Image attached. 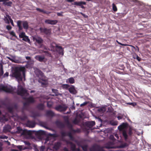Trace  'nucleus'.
<instances>
[{
	"mask_svg": "<svg viewBox=\"0 0 151 151\" xmlns=\"http://www.w3.org/2000/svg\"><path fill=\"white\" fill-rule=\"evenodd\" d=\"M61 136L63 137H64L67 135V134L66 133L64 132H61Z\"/></svg>",
	"mask_w": 151,
	"mask_h": 151,
	"instance_id": "nucleus-47",
	"label": "nucleus"
},
{
	"mask_svg": "<svg viewBox=\"0 0 151 151\" xmlns=\"http://www.w3.org/2000/svg\"><path fill=\"white\" fill-rule=\"evenodd\" d=\"M88 103L86 101V102H84L83 103L81 104L80 105V106L83 107L84 106H85L86 105H87L88 104Z\"/></svg>",
	"mask_w": 151,
	"mask_h": 151,
	"instance_id": "nucleus-50",
	"label": "nucleus"
},
{
	"mask_svg": "<svg viewBox=\"0 0 151 151\" xmlns=\"http://www.w3.org/2000/svg\"><path fill=\"white\" fill-rule=\"evenodd\" d=\"M136 59L138 61H140L141 60V58H139L137 55H136Z\"/></svg>",
	"mask_w": 151,
	"mask_h": 151,
	"instance_id": "nucleus-61",
	"label": "nucleus"
},
{
	"mask_svg": "<svg viewBox=\"0 0 151 151\" xmlns=\"http://www.w3.org/2000/svg\"><path fill=\"white\" fill-rule=\"evenodd\" d=\"M55 47L56 48L59 49V52L60 53L62 54V55H63V47L61 46H59L57 45H56Z\"/></svg>",
	"mask_w": 151,
	"mask_h": 151,
	"instance_id": "nucleus-30",
	"label": "nucleus"
},
{
	"mask_svg": "<svg viewBox=\"0 0 151 151\" xmlns=\"http://www.w3.org/2000/svg\"><path fill=\"white\" fill-rule=\"evenodd\" d=\"M116 42H117V43L119 44V45H120L122 46H125L128 45H127V44H123L119 42L117 40H116ZM129 46L132 47V48H134V49H135V48L134 46L132 45H129Z\"/></svg>",
	"mask_w": 151,
	"mask_h": 151,
	"instance_id": "nucleus-39",
	"label": "nucleus"
},
{
	"mask_svg": "<svg viewBox=\"0 0 151 151\" xmlns=\"http://www.w3.org/2000/svg\"><path fill=\"white\" fill-rule=\"evenodd\" d=\"M40 30L41 32L47 35L50 34L51 32V30L50 29H48L47 28H42L40 27Z\"/></svg>",
	"mask_w": 151,
	"mask_h": 151,
	"instance_id": "nucleus-12",
	"label": "nucleus"
},
{
	"mask_svg": "<svg viewBox=\"0 0 151 151\" xmlns=\"http://www.w3.org/2000/svg\"><path fill=\"white\" fill-rule=\"evenodd\" d=\"M129 104L130 105L133 106H134L137 105L136 103L135 102L130 103H129Z\"/></svg>",
	"mask_w": 151,
	"mask_h": 151,
	"instance_id": "nucleus-59",
	"label": "nucleus"
},
{
	"mask_svg": "<svg viewBox=\"0 0 151 151\" xmlns=\"http://www.w3.org/2000/svg\"><path fill=\"white\" fill-rule=\"evenodd\" d=\"M36 10L40 12H42L44 14H49L50 13V12L46 11L43 9H41L39 8H37Z\"/></svg>",
	"mask_w": 151,
	"mask_h": 151,
	"instance_id": "nucleus-21",
	"label": "nucleus"
},
{
	"mask_svg": "<svg viewBox=\"0 0 151 151\" xmlns=\"http://www.w3.org/2000/svg\"><path fill=\"white\" fill-rule=\"evenodd\" d=\"M37 107L38 109L42 110L44 109V106L43 104H40L37 105Z\"/></svg>",
	"mask_w": 151,
	"mask_h": 151,
	"instance_id": "nucleus-28",
	"label": "nucleus"
},
{
	"mask_svg": "<svg viewBox=\"0 0 151 151\" xmlns=\"http://www.w3.org/2000/svg\"><path fill=\"white\" fill-rule=\"evenodd\" d=\"M8 137L5 136H0V139H7Z\"/></svg>",
	"mask_w": 151,
	"mask_h": 151,
	"instance_id": "nucleus-52",
	"label": "nucleus"
},
{
	"mask_svg": "<svg viewBox=\"0 0 151 151\" xmlns=\"http://www.w3.org/2000/svg\"><path fill=\"white\" fill-rule=\"evenodd\" d=\"M58 22V21L57 20H52L48 19H46L45 21V23L51 25H55Z\"/></svg>",
	"mask_w": 151,
	"mask_h": 151,
	"instance_id": "nucleus-13",
	"label": "nucleus"
},
{
	"mask_svg": "<svg viewBox=\"0 0 151 151\" xmlns=\"http://www.w3.org/2000/svg\"><path fill=\"white\" fill-rule=\"evenodd\" d=\"M27 101L29 103H32L35 102V100L34 98L32 97H29L26 99Z\"/></svg>",
	"mask_w": 151,
	"mask_h": 151,
	"instance_id": "nucleus-26",
	"label": "nucleus"
},
{
	"mask_svg": "<svg viewBox=\"0 0 151 151\" xmlns=\"http://www.w3.org/2000/svg\"><path fill=\"white\" fill-rule=\"evenodd\" d=\"M9 73L6 72L4 75L3 77H7L9 76Z\"/></svg>",
	"mask_w": 151,
	"mask_h": 151,
	"instance_id": "nucleus-57",
	"label": "nucleus"
},
{
	"mask_svg": "<svg viewBox=\"0 0 151 151\" xmlns=\"http://www.w3.org/2000/svg\"><path fill=\"white\" fill-rule=\"evenodd\" d=\"M111 124L113 126H116L118 124V122L117 121H112L111 122Z\"/></svg>",
	"mask_w": 151,
	"mask_h": 151,
	"instance_id": "nucleus-46",
	"label": "nucleus"
},
{
	"mask_svg": "<svg viewBox=\"0 0 151 151\" xmlns=\"http://www.w3.org/2000/svg\"><path fill=\"white\" fill-rule=\"evenodd\" d=\"M69 92L72 94H75L77 93V91L75 89L74 86L71 85L68 89Z\"/></svg>",
	"mask_w": 151,
	"mask_h": 151,
	"instance_id": "nucleus-15",
	"label": "nucleus"
},
{
	"mask_svg": "<svg viewBox=\"0 0 151 151\" xmlns=\"http://www.w3.org/2000/svg\"><path fill=\"white\" fill-rule=\"evenodd\" d=\"M69 82L70 84H73L75 83V80L73 77H71L68 79Z\"/></svg>",
	"mask_w": 151,
	"mask_h": 151,
	"instance_id": "nucleus-36",
	"label": "nucleus"
},
{
	"mask_svg": "<svg viewBox=\"0 0 151 151\" xmlns=\"http://www.w3.org/2000/svg\"><path fill=\"white\" fill-rule=\"evenodd\" d=\"M36 75L39 78L38 82L40 83V80L45 81L44 73L40 70H38L36 71Z\"/></svg>",
	"mask_w": 151,
	"mask_h": 151,
	"instance_id": "nucleus-8",
	"label": "nucleus"
},
{
	"mask_svg": "<svg viewBox=\"0 0 151 151\" xmlns=\"http://www.w3.org/2000/svg\"><path fill=\"white\" fill-rule=\"evenodd\" d=\"M9 16H10L8 14L6 15V16H5L4 19L5 22L8 24H9L10 23L9 20H10V18H9Z\"/></svg>",
	"mask_w": 151,
	"mask_h": 151,
	"instance_id": "nucleus-27",
	"label": "nucleus"
},
{
	"mask_svg": "<svg viewBox=\"0 0 151 151\" xmlns=\"http://www.w3.org/2000/svg\"><path fill=\"white\" fill-rule=\"evenodd\" d=\"M56 125L59 127H64L63 124L61 122L57 121L55 122Z\"/></svg>",
	"mask_w": 151,
	"mask_h": 151,
	"instance_id": "nucleus-29",
	"label": "nucleus"
},
{
	"mask_svg": "<svg viewBox=\"0 0 151 151\" xmlns=\"http://www.w3.org/2000/svg\"><path fill=\"white\" fill-rule=\"evenodd\" d=\"M67 106H63L61 105H59L55 107V109L60 112L65 111L67 109Z\"/></svg>",
	"mask_w": 151,
	"mask_h": 151,
	"instance_id": "nucleus-11",
	"label": "nucleus"
},
{
	"mask_svg": "<svg viewBox=\"0 0 151 151\" xmlns=\"http://www.w3.org/2000/svg\"><path fill=\"white\" fill-rule=\"evenodd\" d=\"M22 25L24 29H28L29 25L27 21L18 20L17 22V25L18 27L19 31H21L23 29V28Z\"/></svg>",
	"mask_w": 151,
	"mask_h": 151,
	"instance_id": "nucleus-2",
	"label": "nucleus"
},
{
	"mask_svg": "<svg viewBox=\"0 0 151 151\" xmlns=\"http://www.w3.org/2000/svg\"><path fill=\"white\" fill-rule=\"evenodd\" d=\"M70 148L73 151H76L77 149L76 148V145L73 143L70 145Z\"/></svg>",
	"mask_w": 151,
	"mask_h": 151,
	"instance_id": "nucleus-32",
	"label": "nucleus"
},
{
	"mask_svg": "<svg viewBox=\"0 0 151 151\" xmlns=\"http://www.w3.org/2000/svg\"><path fill=\"white\" fill-rule=\"evenodd\" d=\"M45 134V132L44 131L40 130L37 131L36 133V134L37 135L40 136L43 135Z\"/></svg>",
	"mask_w": 151,
	"mask_h": 151,
	"instance_id": "nucleus-24",
	"label": "nucleus"
},
{
	"mask_svg": "<svg viewBox=\"0 0 151 151\" xmlns=\"http://www.w3.org/2000/svg\"><path fill=\"white\" fill-rule=\"evenodd\" d=\"M128 124L127 122L123 123L121 125L118 127V128L119 131L122 130V135L125 140L127 139L128 135L127 131L125 129H123L128 127Z\"/></svg>",
	"mask_w": 151,
	"mask_h": 151,
	"instance_id": "nucleus-3",
	"label": "nucleus"
},
{
	"mask_svg": "<svg viewBox=\"0 0 151 151\" xmlns=\"http://www.w3.org/2000/svg\"><path fill=\"white\" fill-rule=\"evenodd\" d=\"M73 5H76L77 6H81L82 4L84 5L86 4V3L85 2L83 1H80V2H75L73 3L72 4Z\"/></svg>",
	"mask_w": 151,
	"mask_h": 151,
	"instance_id": "nucleus-25",
	"label": "nucleus"
},
{
	"mask_svg": "<svg viewBox=\"0 0 151 151\" xmlns=\"http://www.w3.org/2000/svg\"><path fill=\"white\" fill-rule=\"evenodd\" d=\"M46 116H47L53 117L54 116L55 114L53 112L50 110H48L46 111Z\"/></svg>",
	"mask_w": 151,
	"mask_h": 151,
	"instance_id": "nucleus-20",
	"label": "nucleus"
},
{
	"mask_svg": "<svg viewBox=\"0 0 151 151\" xmlns=\"http://www.w3.org/2000/svg\"><path fill=\"white\" fill-rule=\"evenodd\" d=\"M22 40H23L27 42L29 44L31 43L30 39H29L28 37L26 35L24 37H23Z\"/></svg>",
	"mask_w": 151,
	"mask_h": 151,
	"instance_id": "nucleus-31",
	"label": "nucleus"
},
{
	"mask_svg": "<svg viewBox=\"0 0 151 151\" xmlns=\"http://www.w3.org/2000/svg\"><path fill=\"white\" fill-rule=\"evenodd\" d=\"M104 108H101L98 110V111L100 112H103L104 111Z\"/></svg>",
	"mask_w": 151,
	"mask_h": 151,
	"instance_id": "nucleus-54",
	"label": "nucleus"
},
{
	"mask_svg": "<svg viewBox=\"0 0 151 151\" xmlns=\"http://www.w3.org/2000/svg\"><path fill=\"white\" fill-rule=\"evenodd\" d=\"M52 105V103L51 102H48L47 103V106L49 108H51Z\"/></svg>",
	"mask_w": 151,
	"mask_h": 151,
	"instance_id": "nucleus-45",
	"label": "nucleus"
},
{
	"mask_svg": "<svg viewBox=\"0 0 151 151\" xmlns=\"http://www.w3.org/2000/svg\"><path fill=\"white\" fill-rule=\"evenodd\" d=\"M81 147L84 151H87L88 146L87 145H82Z\"/></svg>",
	"mask_w": 151,
	"mask_h": 151,
	"instance_id": "nucleus-37",
	"label": "nucleus"
},
{
	"mask_svg": "<svg viewBox=\"0 0 151 151\" xmlns=\"http://www.w3.org/2000/svg\"><path fill=\"white\" fill-rule=\"evenodd\" d=\"M23 106H24V107H25L26 106H29V103L27 102H24L23 104Z\"/></svg>",
	"mask_w": 151,
	"mask_h": 151,
	"instance_id": "nucleus-58",
	"label": "nucleus"
},
{
	"mask_svg": "<svg viewBox=\"0 0 151 151\" xmlns=\"http://www.w3.org/2000/svg\"><path fill=\"white\" fill-rule=\"evenodd\" d=\"M28 106H26V107H24V106H23V109H24L28 110Z\"/></svg>",
	"mask_w": 151,
	"mask_h": 151,
	"instance_id": "nucleus-62",
	"label": "nucleus"
},
{
	"mask_svg": "<svg viewBox=\"0 0 151 151\" xmlns=\"http://www.w3.org/2000/svg\"><path fill=\"white\" fill-rule=\"evenodd\" d=\"M70 86L67 84H63L62 85V87L63 89H68L69 88Z\"/></svg>",
	"mask_w": 151,
	"mask_h": 151,
	"instance_id": "nucleus-35",
	"label": "nucleus"
},
{
	"mask_svg": "<svg viewBox=\"0 0 151 151\" xmlns=\"http://www.w3.org/2000/svg\"><path fill=\"white\" fill-rule=\"evenodd\" d=\"M18 108L17 105L16 104H12L11 106L7 107V109L8 111L11 113H13V109H17Z\"/></svg>",
	"mask_w": 151,
	"mask_h": 151,
	"instance_id": "nucleus-9",
	"label": "nucleus"
},
{
	"mask_svg": "<svg viewBox=\"0 0 151 151\" xmlns=\"http://www.w3.org/2000/svg\"><path fill=\"white\" fill-rule=\"evenodd\" d=\"M132 134V130L131 128H130L129 130L128 134L130 136H131Z\"/></svg>",
	"mask_w": 151,
	"mask_h": 151,
	"instance_id": "nucleus-53",
	"label": "nucleus"
},
{
	"mask_svg": "<svg viewBox=\"0 0 151 151\" xmlns=\"http://www.w3.org/2000/svg\"><path fill=\"white\" fill-rule=\"evenodd\" d=\"M33 40L39 45L42 44L43 42V40L39 37H33Z\"/></svg>",
	"mask_w": 151,
	"mask_h": 151,
	"instance_id": "nucleus-10",
	"label": "nucleus"
},
{
	"mask_svg": "<svg viewBox=\"0 0 151 151\" xmlns=\"http://www.w3.org/2000/svg\"><path fill=\"white\" fill-rule=\"evenodd\" d=\"M27 93V90L24 88L22 86L19 87L17 91V94L21 96H24Z\"/></svg>",
	"mask_w": 151,
	"mask_h": 151,
	"instance_id": "nucleus-6",
	"label": "nucleus"
},
{
	"mask_svg": "<svg viewBox=\"0 0 151 151\" xmlns=\"http://www.w3.org/2000/svg\"><path fill=\"white\" fill-rule=\"evenodd\" d=\"M63 151H69L68 149L66 147H64L63 149Z\"/></svg>",
	"mask_w": 151,
	"mask_h": 151,
	"instance_id": "nucleus-64",
	"label": "nucleus"
},
{
	"mask_svg": "<svg viewBox=\"0 0 151 151\" xmlns=\"http://www.w3.org/2000/svg\"><path fill=\"white\" fill-rule=\"evenodd\" d=\"M12 2L10 1L8 2H6L5 3H3V4L4 5H6L8 6H11L12 4Z\"/></svg>",
	"mask_w": 151,
	"mask_h": 151,
	"instance_id": "nucleus-38",
	"label": "nucleus"
},
{
	"mask_svg": "<svg viewBox=\"0 0 151 151\" xmlns=\"http://www.w3.org/2000/svg\"><path fill=\"white\" fill-rule=\"evenodd\" d=\"M61 145V143L60 142H58L55 145V147L56 149H59Z\"/></svg>",
	"mask_w": 151,
	"mask_h": 151,
	"instance_id": "nucleus-33",
	"label": "nucleus"
},
{
	"mask_svg": "<svg viewBox=\"0 0 151 151\" xmlns=\"http://www.w3.org/2000/svg\"><path fill=\"white\" fill-rule=\"evenodd\" d=\"M73 124H77L79 122L78 121L76 118H75L73 122Z\"/></svg>",
	"mask_w": 151,
	"mask_h": 151,
	"instance_id": "nucleus-48",
	"label": "nucleus"
},
{
	"mask_svg": "<svg viewBox=\"0 0 151 151\" xmlns=\"http://www.w3.org/2000/svg\"><path fill=\"white\" fill-rule=\"evenodd\" d=\"M26 35H25V33L24 32H22L19 35V37L21 38H23Z\"/></svg>",
	"mask_w": 151,
	"mask_h": 151,
	"instance_id": "nucleus-40",
	"label": "nucleus"
},
{
	"mask_svg": "<svg viewBox=\"0 0 151 151\" xmlns=\"http://www.w3.org/2000/svg\"><path fill=\"white\" fill-rule=\"evenodd\" d=\"M35 58L40 62H42L45 59V57L44 55L41 56L38 55L36 56Z\"/></svg>",
	"mask_w": 151,
	"mask_h": 151,
	"instance_id": "nucleus-17",
	"label": "nucleus"
},
{
	"mask_svg": "<svg viewBox=\"0 0 151 151\" xmlns=\"http://www.w3.org/2000/svg\"><path fill=\"white\" fill-rule=\"evenodd\" d=\"M31 134V132L26 129L23 130L22 132L21 133V135H30Z\"/></svg>",
	"mask_w": 151,
	"mask_h": 151,
	"instance_id": "nucleus-19",
	"label": "nucleus"
},
{
	"mask_svg": "<svg viewBox=\"0 0 151 151\" xmlns=\"http://www.w3.org/2000/svg\"><path fill=\"white\" fill-rule=\"evenodd\" d=\"M72 131L74 133L79 132H80V130L79 129H77L76 130L72 129Z\"/></svg>",
	"mask_w": 151,
	"mask_h": 151,
	"instance_id": "nucleus-51",
	"label": "nucleus"
},
{
	"mask_svg": "<svg viewBox=\"0 0 151 151\" xmlns=\"http://www.w3.org/2000/svg\"><path fill=\"white\" fill-rule=\"evenodd\" d=\"M124 147L123 145L115 146L114 145V142H107L105 145V147L106 149H115L124 148Z\"/></svg>",
	"mask_w": 151,
	"mask_h": 151,
	"instance_id": "nucleus-5",
	"label": "nucleus"
},
{
	"mask_svg": "<svg viewBox=\"0 0 151 151\" xmlns=\"http://www.w3.org/2000/svg\"><path fill=\"white\" fill-rule=\"evenodd\" d=\"M15 89L11 86L8 87L4 86L3 85L0 86V91H3L6 93L14 94L16 93Z\"/></svg>",
	"mask_w": 151,
	"mask_h": 151,
	"instance_id": "nucleus-4",
	"label": "nucleus"
},
{
	"mask_svg": "<svg viewBox=\"0 0 151 151\" xmlns=\"http://www.w3.org/2000/svg\"><path fill=\"white\" fill-rule=\"evenodd\" d=\"M112 9L114 12H116L117 10V7L114 3L112 4Z\"/></svg>",
	"mask_w": 151,
	"mask_h": 151,
	"instance_id": "nucleus-41",
	"label": "nucleus"
},
{
	"mask_svg": "<svg viewBox=\"0 0 151 151\" xmlns=\"http://www.w3.org/2000/svg\"><path fill=\"white\" fill-rule=\"evenodd\" d=\"M48 135L54 137H58V135L56 134H52L51 133H49L48 134Z\"/></svg>",
	"mask_w": 151,
	"mask_h": 151,
	"instance_id": "nucleus-43",
	"label": "nucleus"
},
{
	"mask_svg": "<svg viewBox=\"0 0 151 151\" xmlns=\"http://www.w3.org/2000/svg\"><path fill=\"white\" fill-rule=\"evenodd\" d=\"M89 150L90 151H104L102 147L97 145H93Z\"/></svg>",
	"mask_w": 151,
	"mask_h": 151,
	"instance_id": "nucleus-7",
	"label": "nucleus"
},
{
	"mask_svg": "<svg viewBox=\"0 0 151 151\" xmlns=\"http://www.w3.org/2000/svg\"><path fill=\"white\" fill-rule=\"evenodd\" d=\"M22 74L24 77L25 76V73L23 68H22L16 67L12 71L11 76L15 78L19 81H22Z\"/></svg>",
	"mask_w": 151,
	"mask_h": 151,
	"instance_id": "nucleus-1",
	"label": "nucleus"
},
{
	"mask_svg": "<svg viewBox=\"0 0 151 151\" xmlns=\"http://www.w3.org/2000/svg\"><path fill=\"white\" fill-rule=\"evenodd\" d=\"M11 129L10 125L9 124L6 125L3 128V131L4 132H9Z\"/></svg>",
	"mask_w": 151,
	"mask_h": 151,
	"instance_id": "nucleus-18",
	"label": "nucleus"
},
{
	"mask_svg": "<svg viewBox=\"0 0 151 151\" xmlns=\"http://www.w3.org/2000/svg\"><path fill=\"white\" fill-rule=\"evenodd\" d=\"M67 136H68L69 137L70 139L71 140L73 141L74 139V137L73 136L70 132L68 133L67 134Z\"/></svg>",
	"mask_w": 151,
	"mask_h": 151,
	"instance_id": "nucleus-34",
	"label": "nucleus"
},
{
	"mask_svg": "<svg viewBox=\"0 0 151 151\" xmlns=\"http://www.w3.org/2000/svg\"><path fill=\"white\" fill-rule=\"evenodd\" d=\"M12 27L9 25H7L6 27V28L8 30H10L11 29Z\"/></svg>",
	"mask_w": 151,
	"mask_h": 151,
	"instance_id": "nucleus-56",
	"label": "nucleus"
},
{
	"mask_svg": "<svg viewBox=\"0 0 151 151\" xmlns=\"http://www.w3.org/2000/svg\"><path fill=\"white\" fill-rule=\"evenodd\" d=\"M66 142L67 145L70 144V145L73 143L72 142L68 140L66 141Z\"/></svg>",
	"mask_w": 151,
	"mask_h": 151,
	"instance_id": "nucleus-60",
	"label": "nucleus"
},
{
	"mask_svg": "<svg viewBox=\"0 0 151 151\" xmlns=\"http://www.w3.org/2000/svg\"><path fill=\"white\" fill-rule=\"evenodd\" d=\"M95 124V122L94 121L87 122L85 123V125L90 128L92 127Z\"/></svg>",
	"mask_w": 151,
	"mask_h": 151,
	"instance_id": "nucleus-16",
	"label": "nucleus"
},
{
	"mask_svg": "<svg viewBox=\"0 0 151 151\" xmlns=\"http://www.w3.org/2000/svg\"><path fill=\"white\" fill-rule=\"evenodd\" d=\"M63 13V12H58L57 14V15L59 16H63L62 14Z\"/></svg>",
	"mask_w": 151,
	"mask_h": 151,
	"instance_id": "nucleus-55",
	"label": "nucleus"
},
{
	"mask_svg": "<svg viewBox=\"0 0 151 151\" xmlns=\"http://www.w3.org/2000/svg\"><path fill=\"white\" fill-rule=\"evenodd\" d=\"M27 126L30 128H33L35 125V121H28L26 124Z\"/></svg>",
	"mask_w": 151,
	"mask_h": 151,
	"instance_id": "nucleus-14",
	"label": "nucleus"
},
{
	"mask_svg": "<svg viewBox=\"0 0 151 151\" xmlns=\"http://www.w3.org/2000/svg\"><path fill=\"white\" fill-rule=\"evenodd\" d=\"M36 10L40 12H42L44 14H49L50 13V12L46 11L43 9H41L39 8H37Z\"/></svg>",
	"mask_w": 151,
	"mask_h": 151,
	"instance_id": "nucleus-23",
	"label": "nucleus"
},
{
	"mask_svg": "<svg viewBox=\"0 0 151 151\" xmlns=\"http://www.w3.org/2000/svg\"><path fill=\"white\" fill-rule=\"evenodd\" d=\"M17 133H21V132H22L23 130L22 129V128L19 127H17Z\"/></svg>",
	"mask_w": 151,
	"mask_h": 151,
	"instance_id": "nucleus-42",
	"label": "nucleus"
},
{
	"mask_svg": "<svg viewBox=\"0 0 151 151\" xmlns=\"http://www.w3.org/2000/svg\"><path fill=\"white\" fill-rule=\"evenodd\" d=\"M117 118H118V119L119 120L122 118L123 116H118L117 117Z\"/></svg>",
	"mask_w": 151,
	"mask_h": 151,
	"instance_id": "nucleus-63",
	"label": "nucleus"
},
{
	"mask_svg": "<svg viewBox=\"0 0 151 151\" xmlns=\"http://www.w3.org/2000/svg\"><path fill=\"white\" fill-rule=\"evenodd\" d=\"M36 10L40 12H42L44 14H49L50 13V12L46 11L43 9H41L39 8H37Z\"/></svg>",
	"mask_w": 151,
	"mask_h": 151,
	"instance_id": "nucleus-22",
	"label": "nucleus"
},
{
	"mask_svg": "<svg viewBox=\"0 0 151 151\" xmlns=\"http://www.w3.org/2000/svg\"><path fill=\"white\" fill-rule=\"evenodd\" d=\"M9 34L13 36L14 37L16 38L17 37L16 36V34L15 32H14V31H12L9 32Z\"/></svg>",
	"mask_w": 151,
	"mask_h": 151,
	"instance_id": "nucleus-44",
	"label": "nucleus"
},
{
	"mask_svg": "<svg viewBox=\"0 0 151 151\" xmlns=\"http://www.w3.org/2000/svg\"><path fill=\"white\" fill-rule=\"evenodd\" d=\"M9 18H10V20H9V21H10L9 22H10L11 24L13 26H14V24L13 20L11 19V17L10 16H9Z\"/></svg>",
	"mask_w": 151,
	"mask_h": 151,
	"instance_id": "nucleus-49",
	"label": "nucleus"
}]
</instances>
